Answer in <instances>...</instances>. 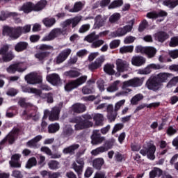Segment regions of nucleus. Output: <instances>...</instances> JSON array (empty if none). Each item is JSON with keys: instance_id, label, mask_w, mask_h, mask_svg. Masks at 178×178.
I'll list each match as a JSON object with an SVG mask.
<instances>
[{"instance_id": "obj_1", "label": "nucleus", "mask_w": 178, "mask_h": 178, "mask_svg": "<svg viewBox=\"0 0 178 178\" xmlns=\"http://www.w3.org/2000/svg\"><path fill=\"white\" fill-rule=\"evenodd\" d=\"M31 26L26 25L24 26L12 27L8 25L3 27L2 35L10 37L13 40H17L22 34H26L30 33Z\"/></svg>"}, {"instance_id": "obj_2", "label": "nucleus", "mask_w": 178, "mask_h": 178, "mask_svg": "<svg viewBox=\"0 0 178 178\" xmlns=\"http://www.w3.org/2000/svg\"><path fill=\"white\" fill-rule=\"evenodd\" d=\"M81 118H74L70 121L71 123H76L74 125V129L76 131L79 130L90 129V127H92V126H94V123L90 121L92 120V115H90L89 113H86L82 115Z\"/></svg>"}, {"instance_id": "obj_3", "label": "nucleus", "mask_w": 178, "mask_h": 178, "mask_svg": "<svg viewBox=\"0 0 178 178\" xmlns=\"http://www.w3.org/2000/svg\"><path fill=\"white\" fill-rule=\"evenodd\" d=\"M18 105H19L21 108H25V110L22 113V115L26 116L27 120H30V119L32 118L33 120L37 121L40 119V117L37 115V110H33L31 104L26 102L25 98H20L18 101Z\"/></svg>"}, {"instance_id": "obj_4", "label": "nucleus", "mask_w": 178, "mask_h": 178, "mask_svg": "<svg viewBox=\"0 0 178 178\" xmlns=\"http://www.w3.org/2000/svg\"><path fill=\"white\" fill-rule=\"evenodd\" d=\"M36 49L39 51H41L37 52L35 54V58H36V59H38V60L40 61L44 60L45 58H48V56H49V55H51V54H52V52H54V50L53 46L45 44L38 45L36 47Z\"/></svg>"}, {"instance_id": "obj_5", "label": "nucleus", "mask_w": 178, "mask_h": 178, "mask_svg": "<svg viewBox=\"0 0 178 178\" xmlns=\"http://www.w3.org/2000/svg\"><path fill=\"white\" fill-rule=\"evenodd\" d=\"M20 134V129L16 127L13 128L12 131L0 142V149L3 148V146L6 143H8L9 145L15 144V142L19 138Z\"/></svg>"}, {"instance_id": "obj_6", "label": "nucleus", "mask_w": 178, "mask_h": 178, "mask_svg": "<svg viewBox=\"0 0 178 178\" xmlns=\"http://www.w3.org/2000/svg\"><path fill=\"white\" fill-rule=\"evenodd\" d=\"M60 35H67V29L55 28L51 30L49 35H46L42 38V41H52V40H55L56 37H59Z\"/></svg>"}, {"instance_id": "obj_7", "label": "nucleus", "mask_w": 178, "mask_h": 178, "mask_svg": "<svg viewBox=\"0 0 178 178\" xmlns=\"http://www.w3.org/2000/svg\"><path fill=\"white\" fill-rule=\"evenodd\" d=\"M133 26H134V19L131 20V25H126L123 28H118L115 31L112 32L111 36L113 38L123 37V35H126L127 33H130L133 30Z\"/></svg>"}, {"instance_id": "obj_8", "label": "nucleus", "mask_w": 178, "mask_h": 178, "mask_svg": "<svg viewBox=\"0 0 178 178\" xmlns=\"http://www.w3.org/2000/svg\"><path fill=\"white\" fill-rule=\"evenodd\" d=\"M60 113V109L58 107H54L51 111L45 110L44 112L43 119H48L50 122H55V120H59V114Z\"/></svg>"}, {"instance_id": "obj_9", "label": "nucleus", "mask_w": 178, "mask_h": 178, "mask_svg": "<svg viewBox=\"0 0 178 178\" xmlns=\"http://www.w3.org/2000/svg\"><path fill=\"white\" fill-rule=\"evenodd\" d=\"M155 151H156V147L154 145H149L147 148L140 149V154L143 156H147L148 159L154 161L155 159Z\"/></svg>"}, {"instance_id": "obj_10", "label": "nucleus", "mask_w": 178, "mask_h": 178, "mask_svg": "<svg viewBox=\"0 0 178 178\" xmlns=\"http://www.w3.org/2000/svg\"><path fill=\"white\" fill-rule=\"evenodd\" d=\"M161 83L156 79L155 76H151L146 82V87L148 90H151L152 91H159L161 89Z\"/></svg>"}, {"instance_id": "obj_11", "label": "nucleus", "mask_w": 178, "mask_h": 178, "mask_svg": "<svg viewBox=\"0 0 178 178\" xmlns=\"http://www.w3.org/2000/svg\"><path fill=\"white\" fill-rule=\"evenodd\" d=\"M144 83L143 79L135 77L129 81H124L122 83V88H127V87H141Z\"/></svg>"}, {"instance_id": "obj_12", "label": "nucleus", "mask_w": 178, "mask_h": 178, "mask_svg": "<svg viewBox=\"0 0 178 178\" xmlns=\"http://www.w3.org/2000/svg\"><path fill=\"white\" fill-rule=\"evenodd\" d=\"M80 22H81V17H80L67 19L61 24L62 29L67 30L66 27H67V26H70V24H72V28L74 29V27H76L79 23H80Z\"/></svg>"}, {"instance_id": "obj_13", "label": "nucleus", "mask_w": 178, "mask_h": 178, "mask_svg": "<svg viewBox=\"0 0 178 178\" xmlns=\"http://www.w3.org/2000/svg\"><path fill=\"white\" fill-rule=\"evenodd\" d=\"M72 54V49H65L60 52V54L56 57V63L57 65H60V63H63L67 58L70 56Z\"/></svg>"}, {"instance_id": "obj_14", "label": "nucleus", "mask_w": 178, "mask_h": 178, "mask_svg": "<svg viewBox=\"0 0 178 178\" xmlns=\"http://www.w3.org/2000/svg\"><path fill=\"white\" fill-rule=\"evenodd\" d=\"M77 165L76 163L72 164L73 169L76 172L79 178H81V173H83V168H84V159L83 158H77L76 160Z\"/></svg>"}, {"instance_id": "obj_15", "label": "nucleus", "mask_w": 178, "mask_h": 178, "mask_svg": "<svg viewBox=\"0 0 178 178\" xmlns=\"http://www.w3.org/2000/svg\"><path fill=\"white\" fill-rule=\"evenodd\" d=\"M8 73H11L12 74H15L16 72H19V73H22L26 70L25 68H23V63H16L14 64L10 65L7 69H6Z\"/></svg>"}, {"instance_id": "obj_16", "label": "nucleus", "mask_w": 178, "mask_h": 178, "mask_svg": "<svg viewBox=\"0 0 178 178\" xmlns=\"http://www.w3.org/2000/svg\"><path fill=\"white\" fill-rule=\"evenodd\" d=\"M159 69H163V66L159 64H149L144 70L140 71V74H149L153 70H159Z\"/></svg>"}, {"instance_id": "obj_17", "label": "nucleus", "mask_w": 178, "mask_h": 178, "mask_svg": "<svg viewBox=\"0 0 178 178\" xmlns=\"http://www.w3.org/2000/svg\"><path fill=\"white\" fill-rule=\"evenodd\" d=\"M92 144L97 145V144H101L102 141L105 140V138L101 136L99 130H94L92 135L91 136Z\"/></svg>"}, {"instance_id": "obj_18", "label": "nucleus", "mask_w": 178, "mask_h": 178, "mask_svg": "<svg viewBox=\"0 0 178 178\" xmlns=\"http://www.w3.org/2000/svg\"><path fill=\"white\" fill-rule=\"evenodd\" d=\"M103 62H105V59L104 58V57L97 58L94 62L88 65L89 70H91V72H94V70L99 69V67L102 66Z\"/></svg>"}, {"instance_id": "obj_19", "label": "nucleus", "mask_w": 178, "mask_h": 178, "mask_svg": "<svg viewBox=\"0 0 178 178\" xmlns=\"http://www.w3.org/2000/svg\"><path fill=\"white\" fill-rule=\"evenodd\" d=\"M173 74L170 73H166V72H161L156 75L154 76L156 77L157 81L159 82L160 85L162 86V83H166L170 77H172Z\"/></svg>"}, {"instance_id": "obj_20", "label": "nucleus", "mask_w": 178, "mask_h": 178, "mask_svg": "<svg viewBox=\"0 0 178 178\" xmlns=\"http://www.w3.org/2000/svg\"><path fill=\"white\" fill-rule=\"evenodd\" d=\"M153 37L154 38V40L159 41V42H165V41L169 38V34L165 31H160L154 33Z\"/></svg>"}, {"instance_id": "obj_21", "label": "nucleus", "mask_w": 178, "mask_h": 178, "mask_svg": "<svg viewBox=\"0 0 178 178\" xmlns=\"http://www.w3.org/2000/svg\"><path fill=\"white\" fill-rule=\"evenodd\" d=\"M117 72L118 73H123L127 70L129 67V64L125 60L122 59H118L116 60Z\"/></svg>"}, {"instance_id": "obj_22", "label": "nucleus", "mask_w": 178, "mask_h": 178, "mask_svg": "<svg viewBox=\"0 0 178 178\" xmlns=\"http://www.w3.org/2000/svg\"><path fill=\"white\" fill-rule=\"evenodd\" d=\"M42 138V136L41 135L35 136L26 143V147H29V148H33V149H37V148H38V142L41 141Z\"/></svg>"}, {"instance_id": "obj_23", "label": "nucleus", "mask_w": 178, "mask_h": 178, "mask_svg": "<svg viewBox=\"0 0 178 178\" xmlns=\"http://www.w3.org/2000/svg\"><path fill=\"white\" fill-rule=\"evenodd\" d=\"M19 10L24 12V13H31L34 12V3L31 1H27L24 3L22 6L20 7Z\"/></svg>"}, {"instance_id": "obj_24", "label": "nucleus", "mask_w": 178, "mask_h": 178, "mask_svg": "<svg viewBox=\"0 0 178 178\" xmlns=\"http://www.w3.org/2000/svg\"><path fill=\"white\" fill-rule=\"evenodd\" d=\"M146 62L145 58L141 56H134L131 58V64L133 66H143Z\"/></svg>"}, {"instance_id": "obj_25", "label": "nucleus", "mask_w": 178, "mask_h": 178, "mask_svg": "<svg viewBox=\"0 0 178 178\" xmlns=\"http://www.w3.org/2000/svg\"><path fill=\"white\" fill-rule=\"evenodd\" d=\"M47 80L53 86H58L60 83V77L58 74H51L47 76Z\"/></svg>"}, {"instance_id": "obj_26", "label": "nucleus", "mask_w": 178, "mask_h": 178, "mask_svg": "<svg viewBox=\"0 0 178 178\" xmlns=\"http://www.w3.org/2000/svg\"><path fill=\"white\" fill-rule=\"evenodd\" d=\"M29 49V42L24 41L18 42L15 47L14 49L16 52H23L24 51H26Z\"/></svg>"}, {"instance_id": "obj_27", "label": "nucleus", "mask_w": 178, "mask_h": 178, "mask_svg": "<svg viewBox=\"0 0 178 178\" xmlns=\"http://www.w3.org/2000/svg\"><path fill=\"white\" fill-rule=\"evenodd\" d=\"M87 111V107L83 104L76 103L72 106L74 113H83Z\"/></svg>"}, {"instance_id": "obj_28", "label": "nucleus", "mask_w": 178, "mask_h": 178, "mask_svg": "<svg viewBox=\"0 0 178 178\" xmlns=\"http://www.w3.org/2000/svg\"><path fill=\"white\" fill-rule=\"evenodd\" d=\"M48 4L47 0H40L37 3H33L34 12H41L43 9H45V6Z\"/></svg>"}, {"instance_id": "obj_29", "label": "nucleus", "mask_w": 178, "mask_h": 178, "mask_svg": "<svg viewBox=\"0 0 178 178\" xmlns=\"http://www.w3.org/2000/svg\"><path fill=\"white\" fill-rule=\"evenodd\" d=\"M79 148H80V145L79 144L71 145L70 146L63 149V154H65V155L67 154L74 155V151H76V149H79Z\"/></svg>"}, {"instance_id": "obj_30", "label": "nucleus", "mask_w": 178, "mask_h": 178, "mask_svg": "<svg viewBox=\"0 0 178 178\" xmlns=\"http://www.w3.org/2000/svg\"><path fill=\"white\" fill-rule=\"evenodd\" d=\"M162 5L169 9L173 10L178 6V0H163Z\"/></svg>"}, {"instance_id": "obj_31", "label": "nucleus", "mask_w": 178, "mask_h": 178, "mask_svg": "<svg viewBox=\"0 0 178 178\" xmlns=\"http://www.w3.org/2000/svg\"><path fill=\"white\" fill-rule=\"evenodd\" d=\"M19 14L16 12L6 13L5 11L1 12L0 19L1 22L6 20L8 17H16Z\"/></svg>"}, {"instance_id": "obj_32", "label": "nucleus", "mask_w": 178, "mask_h": 178, "mask_svg": "<svg viewBox=\"0 0 178 178\" xmlns=\"http://www.w3.org/2000/svg\"><path fill=\"white\" fill-rule=\"evenodd\" d=\"M159 105H161L160 103H152L149 104H140L138 107H136V108L134 111V113H137V112L141 111L142 109H144V108H158V106H159Z\"/></svg>"}, {"instance_id": "obj_33", "label": "nucleus", "mask_w": 178, "mask_h": 178, "mask_svg": "<svg viewBox=\"0 0 178 178\" xmlns=\"http://www.w3.org/2000/svg\"><path fill=\"white\" fill-rule=\"evenodd\" d=\"M104 163H105V161L103 158H97L93 160L92 166L93 168H95V169H97V170H101V168H102Z\"/></svg>"}, {"instance_id": "obj_34", "label": "nucleus", "mask_w": 178, "mask_h": 178, "mask_svg": "<svg viewBox=\"0 0 178 178\" xmlns=\"http://www.w3.org/2000/svg\"><path fill=\"white\" fill-rule=\"evenodd\" d=\"M115 65L107 63L104 66V71L106 74H109V76H113L116 71H115Z\"/></svg>"}, {"instance_id": "obj_35", "label": "nucleus", "mask_w": 178, "mask_h": 178, "mask_svg": "<svg viewBox=\"0 0 178 178\" xmlns=\"http://www.w3.org/2000/svg\"><path fill=\"white\" fill-rule=\"evenodd\" d=\"M163 175V171L161 168H154V169L149 172V178L161 177Z\"/></svg>"}, {"instance_id": "obj_36", "label": "nucleus", "mask_w": 178, "mask_h": 178, "mask_svg": "<svg viewBox=\"0 0 178 178\" xmlns=\"http://www.w3.org/2000/svg\"><path fill=\"white\" fill-rule=\"evenodd\" d=\"M60 129V127L59 126V124L56 122L50 124L48 126V133H49V134H54L57 131H59Z\"/></svg>"}, {"instance_id": "obj_37", "label": "nucleus", "mask_w": 178, "mask_h": 178, "mask_svg": "<svg viewBox=\"0 0 178 178\" xmlns=\"http://www.w3.org/2000/svg\"><path fill=\"white\" fill-rule=\"evenodd\" d=\"M81 73L79 71L71 70L70 71H66L64 72V75L66 77H69L70 79H76V77H79Z\"/></svg>"}, {"instance_id": "obj_38", "label": "nucleus", "mask_w": 178, "mask_h": 178, "mask_svg": "<svg viewBox=\"0 0 178 178\" xmlns=\"http://www.w3.org/2000/svg\"><path fill=\"white\" fill-rule=\"evenodd\" d=\"M95 24L98 29L103 27L105 24V19L102 17V15H97L95 18Z\"/></svg>"}, {"instance_id": "obj_39", "label": "nucleus", "mask_w": 178, "mask_h": 178, "mask_svg": "<svg viewBox=\"0 0 178 178\" xmlns=\"http://www.w3.org/2000/svg\"><path fill=\"white\" fill-rule=\"evenodd\" d=\"M77 85L75 81H70V82L67 83L65 86V90L67 92H70V91H73L74 88H77Z\"/></svg>"}, {"instance_id": "obj_40", "label": "nucleus", "mask_w": 178, "mask_h": 178, "mask_svg": "<svg viewBox=\"0 0 178 178\" xmlns=\"http://www.w3.org/2000/svg\"><path fill=\"white\" fill-rule=\"evenodd\" d=\"M14 58L15 54L12 51H8L7 54L2 56L3 62L6 63L10 62V60H13Z\"/></svg>"}, {"instance_id": "obj_41", "label": "nucleus", "mask_w": 178, "mask_h": 178, "mask_svg": "<svg viewBox=\"0 0 178 178\" xmlns=\"http://www.w3.org/2000/svg\"><path fill=\"white\" fill-rule=\"evenodd\" d=\"M81 9H83V3H81V1H78L74 3L73 8L69 10V12H71V13H76L80 12Z\"/></svg>"}, {"instance_id": "obj_42", "label": "nucleus", "mask_w": 178, "mask_h": 178, "mask_svg": "<svg viewBox=\"0 0 178 178\" xmlns=\"http://www.w3.org/2000/svg\"><path fill=\"white\" fill-rule=\"evenodd\" d=\"M148 58H154L156 55V49L152 47H146V51L145 53Z\"/></svg>"}, {"instance_id": "obj_43", "label": "nucleus", "mask_w": 178, "mask_h": 178, "mask_svg": "<svg viewBox=\"0 0 178 178\" xmlns=\"http://www.w3.org/2000/svg\"><path fill=\"white\" fill-rule=\"evenodd\" d=\"M108 92H115L119 90V81H115L111 83L107 88Z\"/></svg>"}, {"instance_id": "obj_44", "label": "nucleus", "mask_w": 178, "mask_h": 178, "mask_svg": "<svg viewBox=\"0 0 178 178\" xmlns=\"http://www.w3.org/2000/svg\"><path fill=\"white\" fill-rule=\"evenodd\" d=\"M142 99H144V95H143L141 93H138L131 98V104L132 105H137V104H138V102H140V101Z\"/></svg>"}, {"instance_id": "obj_45", "label": "nucleus", "mask_w": 178, "mask_h": 178, "mask_svg": "<svg viewBox=\"0 0 178 178\" xmlns=\"http://www.w3.org/2000/svg\"><path fill=\"white\" fill-rule=\"evenodd\" d=\"M43 24L46 27H52L55 23H56V19L54 17L51 18H44L42 20Z\"/></svg>"}, {"instance_id": "obj_46", "label": "nucleus", "mask_w": 178, "mask_h": 178, "mask_svg": "<svg viewBox=\"0 0 178 178\" xmlns=\"http://www.w3.org/2000/svg\"><path fill=\"white\" fill-rule=\"evenodd\" d=\"M114 158L115 162L122 163L124 162L127 157L126 156V154H122V153L117 152L115 154Z\"/></svg>"}, {"instance_id": "obj_47", "label": "nucleus", "mask_w": 178, "mask_h": 178, "mask_svg": "<svg viewBox=\"0 0 178 178\" xmlns=\"http://www.w3.org/2000/svg\"><path fill=\"white\" fill-rule=\"evenodd\" d=\"M93 120L95 122L97 126H102V123H104V115L102 114H96L93 117Z\"/></svg>"}, {"instance_id": "obj_48", "label": "nucleus", "mask_w": 178, "mask_h": 178, "mask_svg": "<svg viewBox=\"0 0 178 178\" xmlns=\"http://www.w3.org/2000/svg\"><path fill=\"white\" fill-rule=\"evenodd\" d=\"M123 5V0H115L108 6V9H115V8H120Z\"/></svg>"}, {"instance_id": "obj_49", "label": "nucleus", "mask_w": 178, "mask_h": 178, "mask_svg": "<svg viewBox=\"0 0 178 178\" xmlns=\"http://www.w3.org/2000/svg\"><path fill=\"white\" fill-rule=\"evenodd\" d=\"M99 38V36H98V35H95V32H92L90 35H87L85 38V40L88 42H94V41L98 40Z\"/></svg>"}, {"instance_id": "obj_50", "label": "nucleus", "mask_w": 178, "mask_h": 178, "mask_svg": "<svg viewBox=\"0 0 178 178\" xmlns=\"http://www.w3.org/2000/svg\"><path fill=\"white\" fill-rule=\"evenodd\" d=\"M134 49V46H123L122 47L120 48V54H127L133 52Z\"/></svg>"}, {"instance_id": "obj_51", "label": "nucleus", "mask_w": 178, "mask_h": 178, "mask_svg": "<svg viewBox=\"0 0 178 178\" xmlns=\"http://www.w3.org/2000/svg\"><path fill=\"white\" fill-rule=\"evenodd\" d=\"M120 17H122V15H120V13H113L109 17V22L111 24L116 23L117 22H119V20H120Z\"/></svg>"}, {"instance_id": "obj_52", "label": "nucleus", "mask_w": 178, "mask_h": 178, "mask_svg": "<svg viewBox=\"0 0 178 178\" xmlns=\"http://www.w3.org/2000/svg\"><path fill=\"white\" fill-rule=\"evenodd\" d=\"M73 133H74L73 128L72 127H67L63 129L62 134L63 137H70Z\"/></svg>"}, {"instance_id": "obj_53", "label": "nucleus", "mask_w": 178, "mask_h": 178, "mask_svg": "<svg viewBox=\"0 0 178 178\" xmlns=\"http://www.w3.org/2000/svg\"><path fill=\"white\" fill-rule=\"evenodd\" d=\"M93 92L94 88H92V86L86 85L82 88V93L84 94V95H87L88 94H93Z\"/></svg>"}, {"instance_id": "obj_54", "label": "nucleus", "mask_w": 178, "mask_h": 178, "mask_svg": "<svg viewBox=\"0 0 178 178\" xmlns=\"http://www.w3.org/2000/svg\"><path fill=\"white\" fill-rule=\"evenodd\" d=\"M36 165H37V159H35V157H32L28 160L26 165V168L27 169H31L33 166H35Z\"/></svg>"}, {"instance_id": "obj_55", "label": "nucleus", "mask_w": 178, "mask_h": 178, "mask_svg": "<svg viewBox=\"0 0 178 178\" xmlns=\"http://www.w3.org/2000/svg\"><path fill=\"white\" fill-rule=\"evenodd\" d=\"M114 144H115V139L113 138L106 140L104 143V148L106 151H108V149H112V147H113Z\"/></svg>"}, {"instance_id": "obj_56", "label": "nucleus", "mask_w": 178, "mask_h": 178, "mask_svg": "<svg viewBox=\"0 0 178 178\" xmlns=\"http://www.w3.org/2000/svg\"><path fill=\"white\" fill-rule=\"evenodd\" d=\"M74 81H75L76 86L79 87V86L84 84V83H86L87 81V75L81 76V77H79Z\"/></svg>"}, {"instance_id": "obj_57", "label": "nucleus", "mask_w": 178, "mask_h": 178, "mask_svg": "<svg viewBox=\"0 0 178 178\" xmlns=\"http://www.w3.org/2000/svg\"><path fill=\"white\" fill-rule=\"evenodd\" d=\"M147 27H148V22L147 21V19H143L140 23L138 30L139 33H143V31H144L145 29H147Z\"/></svg>"}, {"instance_id": "obj_58", "label": "nucleus", "mask_w": 178, "mask_h": 178, "mask_svg": "<svg viewBox=\"0 0 178 178\" xmlns=\"http://www.w3.org/2000/svg\"><path fill=\"white\" fill-rule=\"evenodd\" d=\"M106 149L104 148V146L99 147L96 148L95 149H93L91 152L92 155H94L95 156H97V155H99V154H102V152H105Z\"/></svg>"}, {"instance_id": "obj_59", "label": "nucleus", "mask_w": 178, "mask_h": 178, "mask_svg": "<svg viewBox=\"0 0 178 178\" xmlns=\"http://www.w3.org/2000/svg\"><path fill=\"white\" fill-rule=\"evenodd\" d=\"M177 133V129L173 128V126H169L166 131V134L169 136V137H172V136H175Z\"/></svg>"}, {"instance_id": "obj_60", "label": "nucleus", "mask_w": 178, "mask_h": 178, "mask_svg": "<svg viewBox=\"0 0 178 178\" xmlns=\"http://www.w3.org/2000/svg\"><path fill=\"white\" fill-rule=\"evenodd\" d=\"M34 73H30L25 76V80L28 84H34Z\"/></svg>"}, {"instance_id": "obj_61", "label": "nucleus", "mask_w": 178, "mask_h": 178, "mask_svg": "<svg viewBox=\"0 0 178 178\" xmlns=\"http://www.w3.org/2000/svg\"><path fill=\"white\" fill-rule=\"evenodd\" d=\"M123 127H124V125L122 123L116 124L113 127V129L112 131V134H115V133H118V131L122 130Z\"/></svg>"}, {"instance_id": "obj_62", "label": "nucleus", "mask_w": 178, "mask_h": 178, "mask_svg": "<svg viewBox=\"0 0 178 178\" xmlns=\"http://www.w3.org/2000/svg\"><path fill=\"white\" fill-rule=\"evenodd\" d=\"M120 45V41L119 40H114L110 43L111 49H116Z\"/></svg>"}, {"instance_id": "obj_63", "label": "nucleus", "mask_w": 178, "mask_h": 178, "mask_svg": "<svg viewBox=\"0 0 178 178\" xmlns=\"http://www.w3.org/2000/svg\"><path fill=\"white\" fill-rule=\"evenodd\" d=\"M9 51V45L3 44V47L0 48V55L3 56L6 54H7Z\"/></svg>"}, {"instance_id": "obj_64", "label": "nucleus", "mask_w": 178, "mask_h": 178, "mask_svg": "<svg viewBox=\"0 0 178 178\" xmlns=\"http://www.w3.org/2000/svg\"><path fill=\"white\" fill-rule=\"evenodd\" d=\"M169 45H170V47H177V45H178V36L172 38Z\"/></svg>"}]
</instances>
